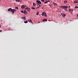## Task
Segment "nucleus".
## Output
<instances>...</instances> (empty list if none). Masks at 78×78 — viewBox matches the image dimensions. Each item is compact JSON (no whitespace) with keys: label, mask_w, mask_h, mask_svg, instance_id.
Masks as SVG:
<instances>
[{"label":"nucleus","mask_w":78,"mask_h":78,"mask_svg":"<svg viewBox=\"0 0 78 78\" xmlns=\"http://www.w3.org/2000/svg\"><path fill=\"white\" fill-rule=\"evenodd\" d=\"M28 21L30 22V23H33V22H32V21L31 20H30V19L28 20Z\"/></svg>","instance_id":"7"},{"label":"nucleus","mask_w":78,"mask_h":78,"mask_svg":"<svg viewBox=\"0 0 78 78\" xmlns=\"http://www.w3.org/2000/svg\"><path fill=\"white\" fill-rule=\"evenodd\" d=\"M12 10H13V9H12L11 8H10L8 9V11H12Z\"/></svg>","instance_id":"9"},{"label":"nucleus","mask_w":78,"mask_h":78,"mask_svg":"<svg viewBox=\"0 0 78 78\" xmlns=\"http://www.w3.org/2000/svg\"><path fill=\"white\" fill-rule=\"evenodd\" d=\"M49 21V22H50V21H51V20H48Z\"/></svg>","instance_id":"36"},{"label":"nucleus","mask_w":78,"mask_h":78,"mask_svg":"<svg viewBox=\"0 0 78 78\" xmlns=\"http://www.w3.org/2000/svg\"><path fill=\"white\" fill-rule=\"evenodd\" d=\"M16 2H22V0H16Z\"/></svg>","instance_id":"11"},{"label":"nucleus","mask_w":78,"mask_h":78,"mask_svg":"<svg viewBox=\"0 0 78 78\" xmlns=\"http://www.w3.org/2000/svg\"><path fill=\"white\" fill-rule=\"evenodd\" d=\"M73 10L72 9H69V11L70 12H73Z\"/></svg>","instance_id":"8"},{"label":"nucleus","mask_w":78,"mask_h":78,"mask_svg":"<svg viewBox=\"0 0 78 78\" xmlns=\"http://www.w3.org/2000/svg\"><path fill=\"white\" fill-rule=\"evenodd\" d=\"M62 16L63 17H65L66 16V15H62Z\"/></svg>","instance_id":"23"},{"label":"nucleus","mask_w":78,"mask_h":78,"mask_svg":"<svg viewBox=\"0 0 78 78\" xmlns=\"http://www.w3.org/2000/svg\"><path fill=\"white\" fill-rule=\"evenodd\" d=\"M23 13L25 14L26 15H27L28 14L27 12L25 10H24V12H23Z\"/></svg>","instance_id":"5"},{"label":"nucleus","mask_w":78,"mask_h":78,"mask_svg":"<svg viewBox=\"0 0 78 78\" xmlns=\"http://www.w3.org/2000/svg\"><path fill=\"white\" fill-rule=\"evenodd\" d=\"M66 11H68V10H67V9H66Z\"/></svg>","instance_id":"32"},{"label":"nucleus","mask_w":78,"mask_h":78,"mask_svg":"<svg viewBox=\"0 0 78 78\" xmlns=\"http://www.w3.org/2000/svg\"><path fill=\"white\" fill-rule=\"evenodd\" d=\"M26 17H23L21 18L22 19H23V20H26Z\"/></svg>","instance_id":"10"},{"label":"nucleus","mask_w":78,"mask_h":78,"mask_svg":"<svg viewBox=\"0 0 78 78\" xmlns=\"http://www.w3.org/2000/svg\"><path fill=\"white\" fill-rule=\"evenodd\" d=\"M46 14H47V13H46V12H43V13H42V14H41V15H42V16H44L45 15H46Z\"/></svg>","instance_id":"4"},{"label":"nucleus","mask_w":78,"mask_h":78,"mask_svg":"<svg viewBox=\"0 0 78 78\" xmlns=\"http://www.w3.org/2000/svg\"><path fill=\"white\" fill-rule=\"evenodd\" d=\"M10 11L12 12V14H14V12H15V11H13V10H11Z\"/></svg>","instance_id":"15"},{"label":"nucleus","mask_w":78,"mask_h":78,"mask_svg":"<svg viewBox=\"0 0 78 78\" xmlns=\"http://www.w3.org/2000/svg\"><path fill=\"white\" fill-rule=\"evenodd\" d=\"M39 8V7H37V8H36L35 9H37L38 8Z\"/></svg>","instance_id":"31"},{"label":"nucleus","mask_w":78,"mask_h":78,"mask_svg":"<svg viewBox=\"0 0 78 78\" xmlns=\"http://www.w3.org/2000/svg\"><path fill=\"white\" fill-rule=\"evenodd\" d=\"M2 30H0V32H2Z\"/></svg>","instance_id":"33"},{"label":"nucleus","mask_w":78,"mask_h":78,"mask_svg":"<svg viewBox=\"0 0 78 78\" xmlns=\"http://www.w3.org/2000/svg\"><path fill=\"white\" fill-rule=\"evenodd\" d=\"M46 2H50V1H49V0H48V1H46Z\"/></svg>","instance_id":"27"},{"label":"nucleus","mask_w":78,"mask_h":78,"mask_svg":"<svg viewBox=\"0 0 78 78\" xmlns=\"http://www.w3.org/2000/svg\"><path fill=\"white\" fill-rule=\"evenodd\" d=\"M1 26L0 25V27H1Z\"/></svg>","instance_id":"39"},{"label":"nucleus","mask_w":78,"mask_h":78,"mask_svg":"<svg viewBox=\"0 0 78 78\" xmlns=\"http://www.w3.org/2000/svg\"><path fill=\"white\" fill-rule=\"evenodd\" d=\"M77 8H78V7H77L76 6H75V9H77Z\"/></svg>","instance_id":"24"},{"label":"nucleus","mask_w":78,"mask_h":78,"mask_svg":"<svg viewBox=\"0 0 78 78\" xmlns=\"http://www.w3.org/2000/svg\"><path fill=\"white\" fill-rule=\"evenodd\" d=\"M71 7L70 6H69V8H70V7Z\"/></svg>","instance_id":"34"},{"label":"nucleus","mask_w":78,"mask_h":78,"mask_svg":"<svg viewBox=\"0 0 78 78\" xmlns=\"http://www.w3.org/2000/svg\"><path fill=\"white\" fill-rule=\"evenodd\" d=\"M47 21V20L46 19H44L43 20V21H46V22Z\"/></svg>","instance_id":"12"},{"label":"nucleus","mask_w":78,"mask_h":78,"mask_svg":"<svg viewBox=\"0 0 78 78\" xmlns=\"http://www.w3.org/2000/svg\"><path fill=\"white\" fill-rule=\"evenodd\" d=\"M71 13H72V12H71Z\"/></svg>","instance_id":"40"},{"label":"nucleus","mask_w":78,"mask_h":78,"mask_svg":"<svg viewBox=\"0 0 78 78\" xmlns=\"http://www.w3.org/2000/svg\"><path fill=\"white\" fill-rule=\"evenodd\" d=\"M11 11H14L15 12H16V9H13Z\"/></svg>","instance_id":"19"},{"label":"nucleus","mask_w":78,"mask_h":78,"mask_svg":"<svg viewBox=\"0 0 78 78\" xmlns=\"http://www.w3.org/2000/svg\"><path fill=\"white\" fill-rule=\"evenodd\" d=\"M25 7H26V6L25 5H23L21 6L22 9H24Z\"/></svg>","instance_id":"3"},{"label":"nucleus","mask_w":78,"mask_h":78,"mask_svg":"<svg viewBox=\"0 0 78 78\" xmlns=\"http://www.w3.org/2000/svg\"><path fill=\"white\" fill-rule=\"evenodd\" d=\"M64 3H67V1H64Z\"/></svg>","instance_id":"22"},{"label":"nucleus","mask_w":78,"mask_h":78,"mask_svg":"<svg viewBox=\"0 0 78 78\" xmlns=\"http://www.w3.org/2000/svg\"><path fill=\"white\" fill-rule=\"evenodd\" d=\"M15 9H19V8H18V7H16L15 8Z\"/></svg>","instance_id":"25"},{"label":"nucleus","mask_w":78,"mask_h":78,"mask_svg":"<svg viewBox=\"0 0 78 78\" xmlns=\"http://www.w3.org/2000/svg\"><path fill=\"white\" fill-rule=\"evenodd\" d=\"M21 12L22 13H23L24 12L23 11L21 10Z\"/></svg>","instance_id":"28"},{"label":"nucleus","mask_w":78,"mask_h":78,"mask_svg":"<svg viewBox=\"0 0 78 78\" xmlns=\"http://www.w3.org/2000/svg\"><path fill=\"white\" fill-rule=\"evenodd\" d=\"M46 16H47V15H45V16H44V17H46Z\"/></svg>","instance_id":"37"},{"label":"nucleus","mask_w":78,"mask_h":78,"mask_svg":"<svg viewBox=\"0 0 78 78\" xmlns=\"http://www.w3.org/2000/svg\"><path fill=\"white\" fill-rule=\"evenodd\" d=\"M77 17H78V14H77Z\"/></svg>","instance_id":"35"},{"label":"nucleus","mask_w":78,"mask_h":78,"mask_svg":"<svg viewBox=\"0 0 78 78\" xmlns=\"http://www.w3.org/2000/svg\"><path fill=\"white\" fill-rule=\"evenodd\" d=\"M28 22L27 21H24V23H27Z\"/></svg>","instance_id":"20"},{"label":"nucleus","mask_w":78,"mask_h":78,"mask_svg":"<svg viewBox=\"0 0 78 78\" xmlns=\"http://www.w3.org/2000/svg\"><path fill=\"white\" fill-rule=\"evenodd\" d=\"M41 1L42 2H45V0H41Z\"/></svg>","instance_id":"26"},{"label":"nucleus","mask_w":78,"mask_h":78,"mask_svg":"<svg viewBox=\"0 0 78 78\" xmlns=\"http://www.w3.org/2000/svg\"><path fill=\"white\" fill-rule=\"evenodd\" d=\"M25 9L28 11V12H30V8L27 7L25 8Z\"/></svg>","instance_id":"2"},{"label":"nucleus","mask_w":78,"mask_h":78,"mask_svg":"<svg viewBox=\"0 0 78 78\" xmlns=\"http://www.w3.org/2000/svg\"><path fill=\"white\" fill-rule=\"evenodd\" d=\"M53 4H54V5H57V4H56L55 2H54V3H53Z\"/></svg>","instance_id":"16"},{"label":"nucleus","mask_w":78,"mask_h":78,"mask_svg":"<svg viewBox=\"0 0 78 78\" xmlns=\"http://www.w3.org/2000/svg\"><path fill=\"white\" fill-rule=\"evenodd\" d=\"M38 23H40V22H38Z\"/></svg>","instance_id":"38"},{"label":"nucleus","mask_w":78,"mask_h":78,"mask_svg":"<svg viewBox=\"0 0 78 78\" xmlns=\"http://www.w3.org/2000/svg\"><path fill=\"white\" fill-rule=\"evenodd\" d=\"M33 6H36V4L35 3H34V2H33Z\"/></svg>","instance_id":"13"},{"label":"nucleus","mask_w":78,"mask_h":78,"mask_svg":"<svg viewBox=\"0 0 78 78\" xmlns=\"http://www.w3.org/2000/svg\"><path fill=\"white\" fill-rule=\"evenodd\" d=\"M31 9H32L33 10H34L35 9L34 7H32L31 8Z\"/></svg>","instance_id":"21"},{"label":"nucleus","mask_w":78,"mask_h":78,"mask_svg":"<svg viewBox=\"0 0 78 78\" xmlns=\"http://www.w3.org/2000/svg\"><path fill=\"white\" fill-rule=\"evenodd\" d=\"M39 14V12H37V13H36V15H38Z\"/></svg>","instance_id":"17"},{"label":"nucleus","mask_w":78,"mask_h":78,"mask_svg":"<svg viewBox=\"0 0 78 78\" xmlns=\"http://www.w3.org/2000/svg\"><path fill=\"white\" fill-rule=\"evenodd\" d=\"M68 8V6H65V8H64V9H67Z\"/></svg>","instance_id":"18"},{"label":"nucleus","mask_w":78,"mask_h":78,"mask_svg":"<svg viewBox=\"0 0 78 78\" xmlns=\"http://www.w3.org/2000/svg\"><path fill=\"white\" fill-rule=\"evenodd\" d=\"M65 6H61V8H62V9H65Z\"/></svg>","instance_id":"14"},{"label":"nucleus","mask_w":78,"mask_h":78,"mask_svg":"<svg viewBox=\"0 0 78 78\" xmlns=\"http://www.w3.org/2000/svg\"><path fill=\"white\" fill-rule=\"evenodd\" d=\"M36 3L37 5H39V7L41 6V2L40 1L37 0L36 1Z\"/></svg>","instance_id":"1"},{"label":"nucleus","mask_w":78,"mask_h":78,"mask_svg":"<svg viewBox=\"0 0 78 78\" xmlns=\"http://www.w3.org/2000/svg\"><path fill=\"white\" fill-rule=\"evenodd\" d=\"M74 3L75 4H76L78 3V1L77 0H76L74 1Z\"/></svg>","instance_id":"6"},{"label":"nucleus","mask_w":78,"mask_h":78,"mask_svg":"<svg viewBox=\"0 0 78 78\" xmlns=\"http://www.w3.org/2000/svg\"><path fill=\"white\" fill-rule=\"evenodd\" d=\"M44 4H47L48 3L47 2H44Z\"/></svg>","instance_id":"30"},{"label":"nucleus","mask_w":78,"mask_h":78,"mask_svg":"<svg viewBox=\"0 0 78 78\" xmlns=\"http://www.w3.org/2000/svg\"><path fill=\"white\" fill-rule=\"evenodd\" d=\"M66 15V14H63V13H61V15H62V16L63 15Z\"/></svg>","instance_id":"29"}]
</instances>
